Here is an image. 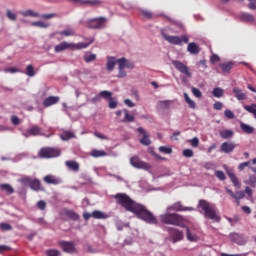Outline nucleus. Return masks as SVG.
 Listing matches in <instances>:
<instances>
[{
	"label": "nucleus",
	"instance_id": "obj_52",
	"mask_svg": "<svg viewBox=\"0 0 256 256\" xmlns=\"http://www.w3.org/2000/svg\"><path fill=\"white\" fill-rule=\"evenodd\" d=\"M118 63V68L119 69H125L126 68V59L125 58H121L117 61Z\"/></svg>",
	"mask_w": 256,
	"mask_h": 256
},
{
	"label": "nucleus",
	"instance_id": "obj_10",
	"mask_svg": "<svg viewBox=\"0 0 256 256\" xmlns=\"http://www.w3.org/2000/svg\"><path fill=\"white\" fill-rule=\"evenodd\" d=\"M168 233L170 234V238H172V242L174 243L181 241L184 238L183 232L176 228L168 227Z\"/></svg>",
	"mask_w": 256,
	"mask_h": 256
},
{
	"label": "nucleus",
	"instance_id": "obj_19",
	"mask_svg": "<svg viewBox=\"0 0 256 256\" xmlns=\"http://www.w3.org/2000/svg\"><path fill=\"white\" fill-rule=\"evenodd\" d=\"M187 50L192 55H197V54H199L201 52L200 47L196 43H194V42L188 44V49Z\"/></svg>",
	"mask_w": 256,
	"mask_h": 256
},
{
	"label": "nucleus",
	"instance_id": "obj_47",
	"mask_svg": "<svg viewBox=\"0 0 256 256\" xmlns=\"http://www.w3.org/2000/svg\"><path fill=\"white\" fill-rule=\"evenodd\" d=\"M47 256H61L60 251L56 249H49L46 251Z\"/></svg>",
	"mask_w": 256,
	"mask_h": 256
},
{
	"label": "nucleus",
	"instance_id": "obj_1",
	"mask_svg": "<svg viewBox=\"0 0 256 256\" xmlns=\"http://www.w3.org/2000/svg\"><path fill=\"white\" fill-rule=\"evenodd\" d=\"M117 203L126 209V211L132 212L148 224H158L157 218L150 212L144 205H141L132 200L127 194L119 193L115 196Z\"/></svg>",
	"mask_w": 256,
	"mask_h": 256
},
{
	"label": "nucleus",
	"instance_id": "obj_13",
	"mask_svg": "<svg viewBox=\"0 0 256 256\" xmlns=\"http://www.w3.org/2000/svg\"><path fill=\"white\" fill-rule=\"evenodd\" d=\"M236 148V144L233 142H223L220 146V152L230 154L232 153Z\"/></svg>",
	"mask_w": 256,
	"mask_h": 256
},
{
	"label": "nucleus",
	"instance_id": "obj_61",
	"mask_svg": "<svg viewBox=\"0 0 256 256\" xmlns=\"http://www.w3.org/2000/svg\"><path fill=\"white\" fill-rule=\"evenodd\" d=\"M108 101H109V107H110L111 109H115V108L117 107L118 103H117L113 98H111V99L108 100Z\"/></svg>",
	"mask_w": 256,
	"mask_h": 256
},
{
	"label": "nucleus",
	"instance_id": "obj_59",
	"mask_svg": "<svg viewBox=\"0 0 256 256\" xmlns=\"http://www.w3.org/2000/svg\"><path fill=\"white\" fill-rule=\"evenodd\" d=\"M190 145H192L194 148H197L199 146V139L194 137V139L190 140Z\"/></svg>",
	"mask_w": 256,
	"mask_h": 256
},
{
	"label": "nucleus",
	"instance_id": "obj_30",
	"mask_svg": "<svg viewBox=\"0 0 256 256\" xmlns=\"http://www.w3.org/2000/svg\"><path fill=\"white\" fill-rule=\"evenodd\" d=\"M66 166L72 170V171H75V172H78L79 169H80V165L76 162V161H67L66 162Z\"/></svg>",
	"mask_w": 256,
	"mask_h": 256
},
{
	"label": "nucleus",
	"instance_id": "obj_37",
	"mask_svg": "<svg viewBox=\"0 0 256 256\" xmlns=\"http://www.w3.org/2000/svg\"><path fill=\"white\" fill-rule=\"evenodd\" d=\"M32 26L47 29L50 27V24L49 22H42L39 20L38 22H32Z\"/></svg>",
	"mask_w": 256,
	"mask_h": 256
},
{
	"label": "nucleus",
	"instance_id": "obj_46",
	"mask_svg": "<svg viewBox=\"0 0 256 256\" xmlns=\"http://www.w3.org/2000/svg\"><path fill=\"white\" fill-rule=\"evenodd\" d=\"M140 15L144 16L146 19H152L153 14L149 10H140Z\"/></svg>",
	"mask_w": 256,
	"mask_h": 256
},
{
	"label": "nucleus",
	"instance_id": "obj_14",
	"mask_svg": "<svg viewBox=\"0 0 256 256\" xmlns=\"http://www.w3.org/2000/svg\"><path fill=\"white\" fill-rule=\"evenodd\" d=\"M238 19L244 23H253L255 22V16L253 14H249V12H240L238 14Z\"/></svg>",
	"mask_w": 256,
	"mask_h": 256
},
{
	"label": "nucleus",
	"instance_id": "obj_53",
	"mask_svg": "<svg viewBox=\"0 0 256 256\" xmlns=\"http://www.w3.org/2000/svg\"><path fill=\"white\" fill-rule=\"evenodd\" d=\"M251 164V161L243 162L238 165V170L243 171L246 167H249Z\"/></svg>",
	"mask_w": 256,
	"mask_h": 256
},
{
	"label": "nucleus",
	"instance_id": "obj_36",
	"mask_svg": "<svg viewBox=\"0 0 256 256\" xmlns=\"http://www.w3.org/2000/svg\"><path fill=\"white\" fill-rule=\"evenodd\" d=\"M96 59H97L96 54H92V53H90V52H87V53L85 54V56H84V61H85L86 63H91V62L95 61Z\"/></svg>",
	"mask_w": 256,
	"mask_h": 256
},
{
	"label": "nucleus",
	"instance_id": "obj_4",
	"mask_svg": "<svg viewBox=\"0 0 256 256\" xmlns=\"http://www.w3.org/2000/svg\"><path fill=\"white\" fill-rule=\"evenodd\" d=\"M94 39H91V41L89 43H78V44H74V43H68V42H62L61 44L57 45L54 48V51L56 53H60L66 50H81V49H86L88 48L92 43H94Z\"/></svg>",
	"mask_w": 256,
	"mask_h": 256
},
{
	"label": "nucleus",
	"instance_id": "obj_56",
	"mask_svg": "<svg viewBox=\"0 0 256 256\" xmlns=\"http://www.w3.org/2000/svg\"><path fill=\"white\" fill-rule=\"evenodd\" d=\"M224 116L227 119H234L235 118V115H234V113L231 110H225L224 111Z\"/></svg>",
	"mask_w": 256,
	"mask_h": 256
},
{
	"label": "nucleus",
	"instance_id": "obj_31",
	"mask_svg": "<svg viewBox=\"0 0 256 256\" xmlns=\"http://www.w3.org/2000/svg\"><path fill=\"white\" fill-rule=\"evenodd\" d=\"M76 138L75 133L71 131H64L61 135V139L64 141H69L70 139Z\"/></svg>",
	"mask_w": 256,
	"mask_h": 256
},
{
	"label": "nucleus",
	"instance_id": "obj_2",
	"mask_svg": "<svg viewBox=\"0 0 256 256\" xmlns=\"http://www.w3.org/2000/svg\"><path fill=\"white\" fill-rule=\"evenodd\" d=\"M198 208L202 209V212H204V218L210 219L216 223H219L221 221V217L217 213V209L214 204H211L210 202L201 199L198 201Z\"/></svg>",
	"mask_w": 256,
	"mask_h": 256
},
{
	"label": "nucleus",
	"instance_id": "obj_51",
	"mask_svg": "<svg viewBox=\"0 0 256 256\" xmlns=\"http://www.w3.org/2000/svg\"><path fill=\"white\" fill-rule=\"evenodd\" d=\"M182 155H184V157L191 158L194 156V152L191 149H186L182 151Z\"/></svg>",
	"mask_w": 256,
	"mask_h": 256
},
{
	"label": "nucleus",
	"instance_id": "obj_12",
	"mask_svg": "<svg viewBox=\"0 0 256 256\" xmlns=\"http://www.w3.org/2000/svg\"><path fill=\"white\" fill-rule=\"evenodd\" d=\"M166 210L183 212V211H194L195 209L193 207H184L181 202H176L170 205Z\"/></svg>",
	"mask_w": 256,
	"mask_h": 256
},
{
	"label": "nucleus",
	"instance_id": "obj_34",
	"mask_svg": "<svg viewBox=\"0 0 256 256\" xmlns=\"http://www.w3.org/2000/svg\"><path fill=\"white\" fill-rule=\"evenodd\" d=\"M65 215L73 221H77L79 219V215L73 210H65Z\"/></svg>",
	"mask_w": 256,
	"mask_h": 256
},
{
	"label": "nucleus",
	"instance_id": "obj_43",
	"mask_svg": "<svg viewBox=\"0 0 256 256\" xmlns=\"http://www.w3.org/2000/svg\"><path fill=\"white\" fill-rule=\"evenodd\" d=\"M100 97L101 98H103V99H105V100H110L111 98H112V96H113V94L111 93V92H109V91H102V92H100Z\"/></svg>",
	"mask_w": 256,
	"mask_h": 256
},
{
	"label": "nucleus",
	"instance_id": "obj_27",
	"mask_svg": "<svg viewBox=\"0 0 256 256\" xmlns=\"http://www.w3.org/2000/svg\"><path fill=\"white\" fill-rule=\"evenodd\" d=\"M227 175L230 178L233 186H235L237 188H240L241 184H240L237 176L234 173H232V172H228Z\"/></svg>",
	"mask_w": 256,
	"mask_h": 256
},
{
	"label": "nucleus",
	"instance_id": "obj_57",
	"mask_svg": "<svg viewBox=\"0 0 256 256\" xmlns=\"http://www.w3.org/2000/svg\"><path fill=\"white\" fill-rule=\"evenodd\" d=\"M244 197H245V192L238 191V192H236L234 199L235 200H240V199H243Z\"/></svg>",
	"mask_w": 256,
	"mask_h": 256
},
{
	"label": "nucleus",
	"instance_id": "obj_23",
	"mask_svg": "<svg viewBox=\"0 0 256 256\" xmlns=\"http://www.w3.org/2000/svg\"><path fill=\"white\" fill-rule=\"evenodd\" d=\"M232 92L235 94L236 99L239 101H243L247 99L246 94H244L242 90L239 88H233Z\"/></svg>",
	"mask_w": 256,
	"mask_h": 256
},
{
	"label": "nucleus",
	"instance_id": "obj_55",
	"mask_svg": "<svg viewBox=\"0 0 256 256\" xmlns=\"http://www.w3.org/2000/svg\"><path fill=\"white\" fill-rule=\"evenodd\" d=\"M158 150H160V152H162L164 154H171L173 152V150L171 148H167L164 146H160V148H158Z\"/></svg>",
	"mask_w": 256,
	"mask_h": 256
},
{
	"label": "nucleus",
	"instance_id": "obj_38",
	"mask_svg": "<svg viewBox=\"0 0 256 256\" xmlns=\"http://www.w3.org/2000/svg\"><path fill=\"white\" fill-rule=\"evenodd\" d=\"M184 101H186V103L188 104V107L192 109L196 108V103L193 100H191V98L187 93H184Z\"/></svg>",
	"mask_w": 256,
	"mask_h": 256
},
{
	"label": "nucleus",
	"instance_id": "obj_26",
	"mask_svg": "<svg viewBox=\"0 0 256 256\" xmlns=\"http://www.w3.org/2000/svg\"><path fill=\"white\" fill-rule=\"evenodd\" d=\"M61 35V36H65V37H72L75 35V30L74 29H67V30H64V31H61V32H57V33H54L52 35V37H54L55 35Z\"/></svg>",
	"mask_w": 256,
	"mask_h": 256
},
{
	"label": "nucleus",
	"instance_id": "obj_35",
	"mask_svg": "<svg viewBox=\"0 0 256 256\" xmlns=\"http://www.w3.org/2000/svg\"><path fill=\"white\" fill-rule=\"evenodd\" d=\"M0 189L4 192H6L8 195H11L14 193V189L11 185L9 184H1Z\"/></svg>",
	"mask_w": 256,
	"mask_h": 256
},
{
	"label": "nucleus",
	"instance_id": "obj_16",
	"mask_svg": "<svg viewBox=\"0 0 256 256\" xmlns=\"http://www.w3.org/2000/svg\"><path fill=\"white\" fill-rule=\"evenodd\" d=\"M60 101V98L57 96H50L48 98H46L43 102V106L45 108H48L50 106H53L55 104H57Z\"/></svg>",
	"mask_w": 256,
	"mask_h": 256
},
{
	"label": "nucleus",
	"instance_id": "obj_21",
	"mask_svg": "<svg viewBox=\"0 0 256 256\" xmlns=\"http://www.w3.org/2000/svg\"><path fill=\"white\" fill-rule=\"evenodd\" d=\"M81 5H89L91 7H99L102 5V0H81Z\"/></svg>",
	"mask_w": 256,
	"mask_h": 256
},
{
	"label": "nucleus",
	"instance_id": "obj_9",
	"mask_svg": "<svg viewBox=\"0 0 256 256\" xmlns=\"http://www.w3.org/2000/svg\"><path fill=\"white\" fill-rule=\"evenodd\" d=\"M59 246L63 249L64 252L66 253H70V254H73V253H77V249L75 247V243L70 241H60L59 243Z\"/></svg>",
	"mask_w": 256,
	"mask_h": 256
},
{
	"label": "nucleus",
	"instance_id": "obj_45",
	"mask_svg": "<svg viewBox=\"0 0 256 256\" xmlns=\"http://www.w3.org/2000/svg\"><path fill=\"white\" fill-rule=\"evenodd\" d=\"M248 185H250L252 188L256 187V176L255 175H249L248 178Z\"/></svg>",
	"mask_w": 256,
	"mask_h": 256
},
{
	"label": "nucleus",
	"instance_id": "obj_6",
	"mask_svg": "<svg viewBox=\"0 0 256 256\" xmlns=\"http://www.w3.org/2000/svg\"><path fill=\"white\" fill-rule=\"evenodd\" d=\"M107 18H104V16H100L99 18H91L87 22V28L93 29V30H100L106 27Z\"/></svg>",
	"mask_w": 256,
	"mask_h": 256
},
{
	"label": "nucleus",
	"instance_id": "obj_58",
	"mask_svg": "<svg viewBox=\"0 0 256 256\" xmlns=\"http://www.w3.org/2000/svg\"><path fill=\"white\" fill-rule=\"evenodd\" d=\"M192 94H194L196 98H202V92L197 88H192Z\"/></svg>",
	"mask_w": 256,
	"mask_h": 256
},
{
	"label": "nucleus",
	"instance_id": "obj_63",
	"mask_svg": "<svg viewBox=\"0 0 256 256\" xmlns=\"http://www.w3.org/2000/svg\"><path fill=\"white\" fill-rule=\"evenodd\" d=\"M223 104L221 102H215L214 103V110L219 111L222 110Z\"/></svg>",
	"mask_w": 256,
	"mask_h": 256
},
{
	"label": "nucleus",
	"instance_id": "obj_28",
	"mask_svg": "<svg viewBox=\"0 0 256 256\" xmlns=\"http://www.w3.org/2000/svg\"><path fill=\"white\" fill-rule=\"evenodd\" d=\"M27 133L31 136H39L42 135V129L38 126H33L27 131Z\"/></svg>",
	"mask_w": 256,
	"mask_h": 256
},
{
	"label": "nucleus",
	"instance_id": "obj_62",
	"mask_svg": "<svg viewBox=\"0 0 256 256\" xmlns=\"http://www.w3.org/2000/svg\"><path fill=\"white\" fill-rule=\"evenodd\" d=\"M4 71H5L6 73H11V74H14V73H18V72H19V70H18L17 68H14V67H12V68H6Z\"/></svg>",
	"mask_w": 256,
	"mask_h": 256
},
{
	"label": "nucleus",
	"instance_id": "obj_25",
	"mask_svg": "<svg viewBox=\"0 0 256 256\" xmlns=\"http://www.w3.org/2000/svg\"><path fill=\"white\" fill-rule=\"evenodd\" d=\"M21 15L23 17H33V18H39L40 14L39 12H34V10H24L21 12Z\"/></svg>",
	"mask_w": 256,
	"mask_h": 256
},
{
	"label": "nucleus",
	"instance_id": "obj_8",
	"mask_svg": "<svg viewBox=\"0 0 256 256\" xmlns=\"http://www.w3.org/2000/svg\"><path fill=\"white\" fill-rule=\"evenodd\" d=\"M130 164L137 169H144L146 171L151 169V166L142 161L138 156H134L130 159Z\"/></svg>",
	"mask_w": 256,
	"mask_h": 256
},
{
	"label": "nucleus",
	"instance_id": "obj_24",
	"mask_svg": "<svg viewBox=\"0 0 256 256\" xmlns=\"http://www.w3.org/2000/svg\"><path fill=\"white\" fill-rule=\"evenodd\" d=\"M107 60H108V62L106 64V69L109 72H112L115 69L117 61L114 57H108Z\"/></svg>",
	"mask_w": 256,
	"mask_h": 256
},
{
	"label": "nucleus",
	"instance_id": "obj_42",
	"mask_svg": "<svg viewBox=\"0 0 256 256\" xmlns=\"http://www.w3.org/2000/svg\"><path fill=\"white\" fill-rule=\"evenodd\" d=\"M91 155H92L93 157H95V158H99V157H104V156H106L107 154H106V152L103 151V150H93V151L91 152Z\"/></svg>",
	"mask_w": 256,
	"mask_h": 256
},
{
	"label": "nucleus",
	"instance_id": "obj_40",
	"mask_svg": "<svg viewBox=\"0 0 256 256\" xmlns=\"http://www.w3.org/2000/svg\"><path fill=\"white\" fill-rule=\"evenodd\" d=\"M92 217L95 219H105L107 215L99 210H96L92 213Z\"/></svg>",
	"mask_w": 256,
	"mask_h": 256
},
{
	"label": "nucleus",
	"instance_id": "obj_60",
	"mask_svg": "<svg viewBox=\"0 0 256 256\" xmlns=\"http://www.w3.org/2000/svg\"><path fill=\"white\" fill-rule=\"evenodd\" d=\"M1 229L4 230V231H10V230H12V226L10 224H7V223H2L1 224Z\"/></svg>",
	"mask_w": 256,
	"mask_h": 256
},
{
	"label": "nucleus",
	"instance_id": "obj_49",
	"mask_svg": "<svg viewBox=\"0 0 256 256\" xmlns=\"http://www.w3.org/2000/svg\"><path fill=\"white\" fill-rule=\"evenodd\" d=\"M43 20H49L57 17V14L51 13V14H40L39 16Z\"/></svg>",
	"mask_w": 256,
	"mask_h": 256
},
{
	"label": "nucleus",
	"instance_id": "obj_64",
	"mask_svg": "<svg viewBox=\"0 0 256 256\" xmlns=\"http://www.w3.org/2000/svg\"><path fill=\"white\" fill-rule=\"evenodd\" d=\"M37 206H38V208H39L40 210H45V208H46V202H45V201H39V202L37 203Z\"/></svg>",
	"mask_w": 256,
	"mask_h": 256
},
{
	"label": "nucleus",
	"instance_id": "obj_39",
	"mask_svg": "<svg viewBox=\"0 0 256 256\" xmlns=\"http://www.w3.org/2000/svg\"><path fill=\"white\" fill-rule=\"evenodd\" d=\"M220 68L223 72H229L232 70L233 68V63L231 62H228V63H223V64H220Z\"/></svg>",
	"mask_w": 256,
	"mask_h": 256
},
{
	"label": "nucleus",
	"instance_id": "obj_22",
	"mask_svg": "<svg viewBox=\"0 0 256 256\" xmlns=\"http://www.w3.org/2000/svg\"><path fill=\"white\" fill-rule=\"evenodd\" d=\"M219 136L222 139H229V138H232L234 136V131L228 130V129L220 130L219 131Z\"/></svg>",
	"mask_w": 256,
	"mask_h": 256
},
{
	"label": "nucleus",
	"instance_id": "obj_44",
	"mask_svg": "<svg viewBox=\"0 0 256 256\" xmlns=\"http://www.w3.org/2000/svg\"><path fill=\"white\" fill-rule=\"evenodd\" d=\"M35 71H34V67L32 65H28L26 68V75L29 77H34L35 76Z\"/></svg>",
	"mask_w": 256,
	"mask_h": 256
},
{
	"label": "nucleus",
	"instance_id": "obj_41",
	"mask_svg": "<svg viewBox=\"0 0 256 256\" xmlns=\"http://www.w3.org/2000/svg\"><path fill=\"white\" fill-rule=\"evenodd\" d=\"M212 95L216 98H221L224 95V90L222 88H214Z\"/></svg>",
	"mask_w": 256,
	"mask_h": 256
},
{
	"label": "nucleus",
	"instance_id": "obj_20",
	"mask_svg": "<svg viewBox=\"0 0 256 256\" xmlns=\"http://www.w3.org/2000/svg\"><path fill=\"white\" fill-rule=\"evenodd\" d=\"M182 228H186V239H188V241L197 242L199 240V237L192 233L189 227L186 226Z\"/></svg>",
	"mask_w": 256,
	"mask_h": 256
},
{
	"label": "nucleus",
	"instance_id": "obj_48",
	"mask_svg": "<svg viewBox=\"0 0 256 256\" xmlns=\"http://www.w3.org/2000/svg\"><path fill=\"white\" fill-rule=\"evenodd\" d=\"M6 15L7 18L11 21H16L17 19V15L15 14V12H12V10H7Z\"/></svg>",
	"mask_w": 256,
	"mask_h": 256
},
{
	"label": "nucleus",
	"instance_id": "obj_7",
	"mask_svg": "<svg viewBox=\"0 0 256 256\" xmlns=\"http://www.w3.org/2000/svg\"><path fill=\"white\" fill-rule=\"evenodd\" d=\"M61 155L59 148L45 147L39 151V157L43 159L56 158Z\"/></svg>",
	"mask_w": 256,
	"mask_h": 256
},
{
	"label": "nucleus",
	"instance_id": "obj_32",
	"mask_svg": "<svg viewBox=\"0 0 256 256\" xmlns=\"http://www.w3.org/2000/svg\"><path fill=\"white\" fill-rule=\"evenodd\" d=\"M240 129L246 134L254 133L255 129L245 123H240Z\"/></svg>",
	"mask_w": 256,
	"mask_h": 256
},
{
	"label": "nucleus",
	"instance_id": "obj_33",
	"mask_svg": "<svg viewBox=\"0 0 256 256\" xmlns=\"http://www.w3.org/2000/svg\"><path fill=\"white\" fill-rule=\"evenodd\" d=\"M123 112L125 114V118L122 120L123 123H132L135 121L134 115L129 114L127 109H125Z\"/></svg>",
	"mask_w": 256,
	"mask_h": 256
},
{
	"label": "nucleus",
	"instance_id": "obj_54",
	"mask_svg": "<svg viewBox=\"0 0 256 256\" xmlns=\"http://www.w3.org/2000/svg\"><path fill=\"white\" fill-rule=\"evenodd\" d=\"M160 108L162 109H169L171 101H160Z\"/></svg>",
	"mask_w": 256,
	"mask_h": 256
},
{
	"label": "nucleus",
	"instance_id": "obj_29",
	"mask_svg": "<svg viewBox=\"0 0 256 256\" xmlns=\"http://www.w3.org/2000/svg\"><path fill=\"white\" fill-rule=\"evenodd\" d=\"M243 109L246 110L248 113L252 114L254 119L256 120V104L243 106Z\"/></svg>",
	"mask_w": 256,
	"mask_h": 256
},
{
	"label": "nucleus",
	"instance_id": "obj_5",
	"mask_svg": "<svg viewBox=\"0 0 256 256\" xmlns=\"http://www.w3.org/2000/svg\"><path fill=\"white\" fill-rule=\"evenodd\" d=\"M162 37L172 45L182 46L183 44H187L189 42V37L187 35H182V37L168 36L162 31Z\"/></svg>",
	"mask_w": 256,
	"mask_h": 256
},
{
	"label": "nucleus",
	"instance_id": "obj_50",
	"mask_svg": "<svg viewBox=\"0 0 256 256\" xmlns=\"http://www.w3.org/2000/svg\"><path fill=\"white\" fill-rule=\"evenodd\" d=\"M214 174H215L216 178H218L219 180H221V181L226 180V175L223 171H215Z\"/></svg>",
	"mask_w": 256,
	"mask_h": 256
},
{
	"label": "nucleus",
	"instance_id": "obj_17",
	"mask_svg": "<svg viewBox=\"0 0 256 256\" xmlns=\"http://www.w3.org/2000/svg\"><path fill=\"white\" fill-rule=\"evenodd\" d=\"M47 184L58 185L61 183V179L54 175H47L43 179Z\"/></svg>",
	"mask_w": 256,
	"mask_h": 256
},
{
	"label": "nucleus",
	"instance_id": "obj_18",
	"mask_svg": "<svg viewBox=\"0 0 256 256\" xmlns=\"http://www.w3.org/2000/svg\"><path fill=\"white\" fill-rule=\"evenodd\" d=\"M30 187L34 191H44V187L41 185V182L38 179H34L30 182Z\"/></svg>",
	"mask_w": 256,
	"mask_h": 256
},
{
	"label": "nucleus",
	"instance_id": "obj_3",
	"mask_svg": "<svg viewBox=\"0 0 256 256\" xmlns=\"http://www.w3.org/2000/svg\"><path fill=\"white\" fill-rule=\"evenodd\" d=\"M186 219L179 214L176 213H166L164 215H160V222L167 225H174L179 227H186Z\"/></svg>",
	"mask_w": 256,
	"mask_h": 256
},
{
	"label": "nucleus",
	"instance_id": "obj_15",
	"mask_svg": "<svg viewBox=\"0 0 256 256\" xmlns=\"http://www.w3.org/2000/svg\"><path fill=\"white\" fill-rule=\"evenodd\" d=\"M137 131L138 133H140V135H142V139H140V144L144 146L151 145V140L149 139L146 131L142 127L138 128Z\"/></svg>",
	"mask_w": 256,
	"mask_h": 256
},
{
	"label": "nucleus",
	"instance_id": "obj_11",
	"mask_svg": "<svg viewBox=\"0 0 256 256\" xmlns=\"http://www.w3.org/2000/svg\"><path fill=\"white\" fill-rule=\"evenodd\" d=\"M172 65H174V67L180 71V73L186 75V77H191L192 73L190 72V69L188 66H186L185 64H183L180 61H172Z\"/></svg>",
	"mask_w": 256,
	"mask_h": 256
}]
</instances>
